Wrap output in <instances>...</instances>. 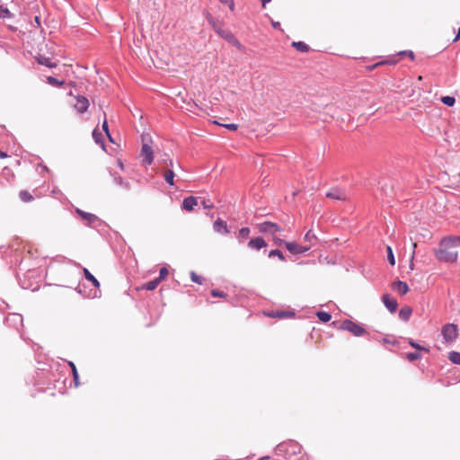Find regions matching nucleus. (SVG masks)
Returning <instances> with one entry per match:
<instances>
[{
  "mask_svg": "<svg viewBox=\"0 0 460 460\" xmlns=\"http://www.w3.org/2000/svg\"><path fill=\"white\" fill-rule=\"evenodd\" d=\"M300 450V445L295 441L280 443L275 448L277 455L283 456L287 459H290L291 456L299 454Z\"/></svg>",
  "mask_w": 460,
  "mask_h": 460,
  "instance_id": "1",
  "label": "nucleus"
},
{
  "mask_svg": "<svg viewBox=\"0 0 460 460\" xmlns=\"http://www.w3.org/2000/svg\"><path fill=\"white\" fill-rule=\"evenodd\" d=\"M209 23L212 25L213 29L220 37L227 40L229 43L233 44L236 48L242 49L240 41L234 36V34L231 31L224 30L222 26L217 23L212 18L209 19Z\"/></svg>",
  "mask_w": 460,
  "mask_h": 460,
  "instance_id": "2",
  "label": "nucleus"
},
{
  "mask_svg": "<svg viewBox=\"0 0 460 460\" xmlns=\"http://www.w3.org/2000/svg\"><path fill=\"white\" fill-rule=\"evenodd\" d=\"M435 256L439 261L455 262L457 260V252L447 251V248L441 247L435 251Z\"/></svg>",
  "mask_w": 460,
  "mask_h": 460,
  "instance_id": "3",
  "label": "nucleus"
},
{
  "mask_svg": "<svg viewBox=\"0 0 460 460\" xmlns=\"http://www.w3.org/2000/svg\"><path fill=\"white\" fill-rule=\"evenodd\" d=\"M341 329L344 331H348L351 332L354 336L360 337L364 335L367 332L366 330L359 324L350 321V320H344L341 323Z\"/></svg>",
  "mask_w": 460,
  "mask_h": 460,
  "instance_id": "4",
  "label": "nucleus"
},
{
  "mask_svg": "<svg viewBox=\"0 0 460 460\" xmlns=\"http://www.w3.org/2000/svg\"><path fill=\"white\" fill-rule=\"evenodd\" d=\"M441 333L446 342H453L458 336L457 326L454 323H447L442 327Z\"/></svg>",
  "mask_w": 460,
  "mask_h": 460,
  "instance_id": "5",
  "label": "nucleus"
},
{
  "mask_svg": "<svg viewBox=\"0 0 460 460\" xmlns=\"http://www.w3.org/2000/svg\"><path fill=\"white\" fill-rule=\"evenodd\" d=\"M143 145L141 148V157H142V163L146 165H150L154 159V152L147 141H146L145 137L142 139Z\"/></svg>",
  "mask_w": 460,
  "mask_h": 460,
  "instance_id": "6",
  "label": "nucleus"
},
{
  "mask_svg": "<svg viewBox=\"0 0 460 460\" xmlns=\"http://www.w3.org/2000/svg\"><path fill=\"white\" fill-rule=\"evenodd\" d=\"M75 102L74 103L75 110L80 114L86 112L89 108V105H90L89 100L86 97L80 95V94L75 95Z\"/></svg>",
  "mask_w": 460,
  "mask_h": 460,
  "instance_id": "7",
  "label": "nucleus"
},
{
  "mask_svg": "<svg viewBox=\"0 0 460 460\" xmlns=\"http://www.w3.org/2000/svg\"><path fill=\"white\" fill-rule=\"evenodd\" d=\"M439 245L445 248L459 247L460 236L459 235H447L441 239Z\"/></svg>",
  "mask_w": 460,
  "mask_h": 460,
  "instance_id": "8",
  "label": "nucleus"
},
{
  "mask_svg": "<svg viewBox=\"0 0 460 460\" xmlns=\"http://www.w3.org/2000/svg\"><path fill=\"white\" fill-rule=\"evenodd\" d=\"M382 302L387 310L391 313H395L397 310L398 303L397 301L391 296L389 294H384L382 296Z\"/></svg>",
  "mask_w": 460,
  "mask_h": 460,
  "instance_id": "9",
  "label": "nucleus"
},
{
  "mask_svg": "<svg viewBox=\"0 0 460 460\" xmlns=\"http://www.w3.org/2000/svg\"><path fill=\"white\" fill-rule=\"evenodd\" d=\"M211 197L207 192H200L196 195L194 194H188L185 197H183L182 201H207L210 200Z\"/></svg>",
  "mask_w": 460,
  "mask_h": 460,
  "instance_id": "10",
  "label": "nucleus"
},
{
  "mask_svg": "<svg viewBox=\"0 0 460 460\" xmlns=\"http://www.w3.org/2000/svg\"><path fill=\"white\" fill-rule=\"evenodd\" d=\"M392 289L398 294L403 296L409 291V286L406 282L396 280L392 284Z\"/></svg>",
  "mask_w": 460,
  "mask_h": 460,
  "instance_id": "11",
  "label": "nucleus"
},
{
  "mask_svg": "<svg viewBox=\"0 0 460 460\" xmlns=\"http://www.w3.org/2000/svg\"><path fill=\"white\" fill-rule=\"evenodd\" d=\"M279 226L272 222H263L260 225V231L263 233H271L274 234L278 231H279Z\"/></svg>",
  "mask_w": 460,
  "mask_h": 460,
  "instance_id": "12",
  "label": "nucleus"
},
{
  "mask_svg": "<svg viewBox=\"0 0 460 460\" xmlns=\"http://www.w3.org/2000/svg\"><path fill=\"white\" fill-rule=\"evenodd\" d=\"M267 245L262 237H256L251 239L248 243V247L253 250H260Z\"/></svg>",
  "mask_w": 460,
  "mask_h": 460,
  "instance_id": "13",
  "label": "nucleus"
},
{
  "mask_svg": "<svg viewBox=\"0 0 460 460\" xmlns=\"http://www.w3.org/2000/svg\"><path fill=\"white\" fill-rule=\"evenodd\" d=\"M326 198L332 199H339V200H345L347 199V196L344 191L333 189L331 191L326 193Z\"/></svg>",
  "mask_w": 460,
  "mask_h": 460,
  "instance_id": "14",
  "label": "nucleus"
},
{
  "mask_svg": "<svg viewBox=\"0 0 460 460\" xmlns=\"http://www.w3.org/2000/svg\"><path fill=\"white\" fill-rule=\"evenodd\" d=\"M36 60L37 62L40 64V65H42V66H48L49 68H53V67H56L57 66V63L55 62H52L51 59L49 58H47L43 55H38L36 57Z\"/></svg>",
  "mask_w": 460,
  "mask_h": 460,
  "instance_id": "15",
  "label": "nucleus"
},
{
  "mask_svg": "<svg viewBox=\"0 0 460 460\" xmlns=\"http://www.w3.org/2000/svg\"><path fill=\"white\" fill-rule=\"evenodd\" d=\"M267 314L272 318L283 319V318H288V317L293 316L295 314L293 312L276 310V311H272Z\"/></svg>",
  "mask_w": 460,
  "mask_h": 460,
  "instance_id": "16",
  "label": "nucleus"
},
{
  "mask_svg": "<svg viewBox=\"0 0 460 460\" xmlns=\"http://www.w3.org/2000/svg\"><path fill=\"white\" fill-rule=\"evenodd\" d=\"M214 230L220 234H227L228 233L226 223L220 218H218L215 221Z\"/></svg>",
  "mask_w": 460,
  "mask_h": 460,
  "instance_id": "17",
  "label": "nucleus"
},
{
  "mask_svg": "<svg viewBox=\"0 0 460 460\" xmlns=\"http://www.w3.org/2000/svg\"><path fill=\"white\" fill-rule=\"evenodd\" d=\"M412 314V309L410 306H403L399 311V317L402 321L407 322Z\"/></svg>",
  "mask_w": 460,
  "mask_h": 460,
  "instance_id": "18",
  "label": "nucleus"
},
{
  "mask_svg": "<svg viewBox=\"0 0 460 460\" xmlns=\"http://www.w3.org/2000/svg\"><path fill=\"white\" fill-rule=\"evenodd\" d=\"M76 212L82 217L83 219L89 222V224H93L94 221L97 220V217L93 214L84 212L80 209H76Z\"/></svg>",
  "mask_w": 460,
  "mask_h": 460,
  "instance_id": "19",
  "label": "nucleus"
},
{
  "mask_svg": "<svg viewBox=\"0 0 460 460\" xmlns=\"http://www.w3.org/2000/svg\"><path fill=\"white\" fill-rule=\"evenodd\" d=\"M286 248L293 254H300V244L290 242V243H285Z\"/></svg>",
  "mask_w": 460,
  "mask_h": 460,
  "instance_id": "20",
  "label": "nucleus"
},
{
  "mask_svg": "<svg viewBox=\"0 0 460 460\" xmlns=\"http://www.w3.org/2000/svg\"><path fill=\"white\" fill-rule=\"evenodd\" d=\"M84 275L95 288H99L100 282L86 268L84 269Z\"/></svg>",
  "mask_w": 460,
  "mask_h": 460,
  "instance_id": "21",
  "label": "nucleus"
},
{
  "mask_svg": "<svg viewBox=\"0 0 460 460\" xmlns=\"http://www.w3.org/2000/svg\"><path fill=\"white\" fill-rule=\"evenodd\" d=\"M292 46L300 52H308L309 46L303 41H293Z\"/></svg>",
  "mask_w": 460,
  "mask_h": 460,
  "instance_id": "22",
  "label": "nucleus"
},
{
  "mask_svg": "<svg viewBox=\"0 0 460 460\" xmlns=\"http://www.w3.org/2000/svg\"><path fill=\"white\" fill-rule=\"evenodd\" d=\"M251 230L249 227H243L239 230L237 238L240 243L243 242L249 237Z\"/></svg>",
  "mask_w": 460,
  "mask_h": 460,
  "instance_id": "23",
  "label": "nucleus"
},
{
  "mask_svg": "<svg viewBox=\"0 0 460 460\" xmlns=\"http://www.w3.org/2000/svg\"><path fill=\"white\" fill-rule=\"evenodd\" d=\"M448 359L454 364L460 365V352L450 351L448 353Z\"/></svg>",
  "mask_w": 460,
  "mask_h": 460,
  "instance_id": "24",
  "label": "nucleus"
},
{
  "mask_svg": "<svg viewBox=\"0 0 460 460\" xmlns=\"http://www.w3.org/2000/svg\"><path fill=\"white\" fill-rule=\"evenodd\" d=\"M46 81L49 84L57 86V87H61L65 84L64 81H59L58 79H57L56 77H53V76H48L46 78Z\"/></svg>",
  "mask_w": 460,
  "mask_h": 460,
  "instance_id": "25",
  "label": "nucleus"
},
{
  "mask_svg": "<svg viewBox=\"0 0 460 460\" xmlns=\"http://www.w3.org/2000/svg\"><path fill=\"white\" fill-rule=\"evenodd\" d=\"M159 283H160V281L157 279H155L153 280L146 282L143 286V288L146 289V290H155L157 288V286L159 285Z\"/></svg>",
  "mask_w": 460,
  "mask_h": 460,
  "instance_id": "26",
  "label": "nucleus"
},
{
  "mask_svg": "<svg viewBox=\"0 0 460 460\" xmlns=\"http://www.w3.org/2000/svg\"><path fill=\"white\" fill-rule=\"evenodd\" d=\"M316 316L323 323H327L331 320L332 315L328 312L319 311L316 313Z\"/></svg>",
  "mask_w": 460,
  "mask_h": 460,
  "instance_id": "27",
  "label": "nucleus"
},
{
  "mask_svg": "<svg viewBox=\"0 0 460 460\" xmlns=\"http://www.w3.org/2000/svg\"><path fill=\"white\" fill-rule=\"evenodd\" d=\"M164 180L166 182H168L170 185H172L173 184V177H174V173L172 170H167L165 172H164Z\"/></svg>",
  "mask_w": 460,
  "mask_h": 460,
  "instance_id": "28",
  "label": "nucleus"
},
{
  "mask_svg": "<svg viewBox=\"0 0 460 460\" xmlns=\"http://www.w3.org/2000/svg\"><path fill=\"white\" fill-rule=\"evenodd\" d=\"M93 137L97 144H102L103 146L102 135L101 132L98 131V129L95 128L93 131Z\"/></svg>",
  "mask_w": 460,
  "mask_h": 460,
  "instance_id": "29",
  "label": "nucleus"
},
{
  "mask_svg": "<svg viewBox=\"0 0 460 460\" xmlns=\"http://www.w3.org/2000/svg\"><path fill=\"white\" fill-rule=\"evenodd\" d=\"M387 260L389 263L394 266L395 264V259L391 246H387Z\"/></svg>",
  "mask_w": 460,
  "mask_h": 460,
  "instance_id": "30",
  "label": "nucleus"
},
{
  "mask_svg": "<svg viewBox=\"0 0 460 460\" xmlns=\"http://www.w3.org/2000/svg\"><path fill=\"white\" fill-rule=\"evenodd\" d=\"M199 203H182L181 209L187 212H191L194 210V208L197 207Z\"/></svg>",
  "mask_w": 460,
  "mask_h": 460,
  "instance_id": "31",
  "label": "nucleus"
},
{
  "mask_svg": "<svg viewBox=\"0 0 460 460\" xmlns=\"http://www.w3.org/2000/svg\"><path fill=\"white\" fill-rule=\"evenodd\" d=\"M275 256H277L281 261H285V257H284L283 253L278 249L271 250L269 252V257H275Z\"/></svg>",
  "mask_w": 460,
  "mask_h": 460,
  "instance_id": "32",
  "label": "nucleus"
},
{
  "mask_svg": "<svg viewBox=\"0 0 460 460\" xmlns=\"http://www.w3.org/2000/svg\"><path fill=\"white\" fill-rule=\"evenodd\" d=\"M441 102L447 106H453L456 102V99L452 96H444L441 98Z\"/></svg>",
  "mask_w": 460,
  "mask_h": 460,
  "instance_id": "33",
  "label": "nucleus"
},
{
  "mask_svg": "<svg viewBox=\"0 0 460 460\" xmlns=\"http://www.w3.org/2000/svg\"><path fill=\"white\" fill-rule=\"evenodd\" d=\"M69 366L71 367V369H72L74 381H75V385H77L79 376H78V372L75 367V365L73 362H69Z\"/></svg>",
  "mask_w": 460,
  "mask_h": 460,
  "instance_id": "34",
  "label": "nucleus"
},
{
  "mask_svg": "<svg viewBox=\"0 0 460 460\" xmlns=\"http://www.w3.org/2000/svg\"><path fill=\"white\" fill-rule=\"evenodd\" d=\"M420 357L421 356H420V352H418V351L410 352L406 356L407 359L410 360V361L417 360V359L420 358Z\"/></svg>",
  "mask_w": 460,
  "mask_h": 460,
  "instance_id": "35",
  "label": "nucleus"
},
{
  "mask_svg": "<svg viewBox=\"0 0 460 460\" xmlns=\"http://www.w3.org/2000/svg\"><path fill=\"white\" fill-rule=\"evenodd\" d=\"M168 270L165 267H163L160 269L159 277L156 279L161 282V280L164 279L168 276Z\"/></svg>",
  "mask_w": 460,
  "mask_h": 460,
  "instance_id": "36",
  "label": "nucleus"
},
{
  "mask_svg": "<svg viewBox=\"0 0 460 460\" xmlns=\"http://www.w3.org/2000/svg\"><path fill=\"white\" fill-rule=\"evenodd\" d=\"M215 124L217 125H220V126H223L225 127L226 128L229 129V130H232V131H234L238 128V125L237 124H234V123H230V124H220L218 123L217 121H214Z\"/></svg>",
  "mask_w": 460,
  "mask_h": 460,
  "instance_id": "37",
  "label": "nucleus"
},
{
  "mask_svg": "<svg viewBox=\"0 0 460 460\" xmlns=\"http://www.w3.org/2000/svg\"><path fill=\"white\" fill-rule=\"evenodd\" d=\"M190 279L193 282L201 285L202 284V278L199 275H197L194 271H190Z\"/></svg>",
  "mask_w": 460,
  "mask_h": 460,
  "instance_id": "38",
  "label": "nucleus"
},
{
  "mask_svg": "<svg viewBox=\"0 0 460 460\" xmlns=\"http://www.w3.org/2000/svg\"><path fill=\"white\" fill-rule=\"evenodd\" d=\"M20 198L22 201H29L33 199V197L28 191H21Z\"/></svg>",
  "mask_w": 460,
  "mask_h": 460,
  "instance_id": "39",
  "label": "nucleus"
},
{
  "mask_svg": "<svg viewBox=\"0 0 460 460\" xmlns=\"http://www.w3.org/2000/svg\"><path fill=\"white\" fill-rule=\"evenodd\" d=\"M398 55L400 56H407L409 57L411 60H414V53L411 51V50H403V51H400L398 53Z\"/></svg>",
  "mask_w": 460,
  "mask_h": 460,
  "instance_id": "40",
  "label": "nucleus"
},
{
  "mask_svg": "<svg viewBox=\"0 0 460 460\" xmlns=\"http://www.w3.org/2000/svg\"><path fill=\"white\" fill-rule=\"evenodd\" d=\"M219 2L222 3V4H227L231 11L234 10V0H219Z\"/></svg>",
  "mask_w": 460,
  "mask_h": 460,
  "instance_id": "41",
  "label": "nucleus"
},
{
  "mask_svg": "<svg viewBox=\"0 0 460 460\" xmlns=\"http://www.w3.org/2000/svg\"><path fill=\"white\" fill-rule=\"evenodd\" d=\"M211 295L215 297H225L226 296L224 292L217 290V289H213L211 291Z\"/></svg>",
  "mask_w": 460,
  "mask_h": 460,
  "instance_id": "42",
  "label": "nucleus"
},
{
  "mask_svg": "<svg viewBox=\"0 0 460 460\" xmlns=\"http://www.w3.org/2000/svg\"><path fill=\"white\" fill-rule=\"evenodd\" d=\"M316 236L312 231H308L305 235V240L307 242H311L313 239H315Z\"/></svg>",
  "mask_w": 460,
  "mask_h": 460,
  "instance_id": "43",
  "label": "nucleus"
},
{
  "mask_svg": "<svg viewBox=\"0 0 460 460\" xmlns=\"http://www.w3.org/2000/svg\"><path fill=\"white\" fill-rule=\"evenodd\" d=\"M102 129L105 131L107 137L111 139V135H110V131H109V128H108V122H107V119H105L102 122Z\"/></svg>",
  "mask_w": 460,
  "mask_h": 460,
  "instance_id": "44",
  "label": "nucleus"
},
{
  "mask_svg": "<svg viewBox=\"0 0 460 460\" xmlns=\"http://www.w3.org/2000/svg\"><path fill=\"white\" fill-rule=\"evenodd\" d=\"M410 345H411V347H413V348H415V349H419V350L423 349V350L429 351V349H425V348L421 347L420 345H419L418 343H416V342H415V341H410Z\"/></svg>",
  "mask_w": 460,
  "mask_h": 460,
  "instance_id": "45",
  "label": "nucleus"
},
{
  "mask_svg": "<svg viewBox=\"0 0 460 460\" xmlns=\"http://www.w3.org/2000/svg\"><path fill=\"white\" fill-rule=\"evenodd\" d=\"M413 246V252H412V254H411V264H410V269L411 270H413V258H414V255H415V249L417 247V243H413L412 244Z\"/></svg>",
  "mask_w": 460,
  "mask_h": 460,
  "instance_id": "46",
  "label": "nucleus"
},
{
  "mask_svg": "<svg viewBox=\"0 0 460 460\" xmlns=\"http://www.w3.org/2000/svg\"><path fill=\"white\" fill-rule=\"evenodd\" d=\"M8 14H9L8 9L0 7V17H5Z\"/></svg>",
  "mask_w": 460,
  "mask_h": 460,
  "instance_id": "47",
  "label": "nucleus"
},
{
  "mask_svg": "<svg viewBox=\"0 0 460 460\" xmlns=\"http://www.w3.org/2000/svg\"><path fill=\"white\" fill-rule=\"evenodd\" d=\"M309 250H310V246H302V245H300V254L301 253H305V252H306Z\"/></svg>",
  "mask_w": 460,
  "mask_h": 460,
  "instance_id": "48",
  "label": "nucleus"
},
{
  "mask_svg": "<svg viewBox=\"0 0 460 460\" xmlns=\"http://www.w3.org/2000/svg\"><path fill=\"white\" fill-rule=\"evenodd\" d=\"M271 24L275 29H280V23L279 22L272 21Z\"/></svg>",
  "mask_w": 460,
  "mask_h": 460,
  "instance_id": "49",
  "label": "nucleus"
},
{
  "mask_svg": "<svg viewBox=\"0 0 460 460\" xmlns=\"http://www.w3.org/2000/svg\"><path fill=\"white\" fill-rule=\"evenodd\" d=\"M460 39V28L458 29V31H457V34L456 36V38L454 39V41H457L458 40Z\"/></svg>",
  "mask_w": 460,
  "mask_h": 460,
  "instance_id": "50",
  "label": "nucleus"
},
{
  "mask_svg": "<svg viewBox=\"0 0 460 460\" xmlns=\"http://www.w3.org/2000/svg\"><path fill=\"white\" fill-rule=\"evenodd\" d=\"M271 0H261L262 7H265L268 3H270Z\"/></svg>",
  "mask_w": 460,
  "mask_h": 460,
  "instance_id": "51",
  "label": "nucleus"
},
{
  "mask_svg": "<svg viewBox=\"0 0 460 460\" xmlns=\"http://www.w3.org/2000/svg\"><path fill=\"white\" fill-rule=\"evenodd\" d=\"M382 64H384V63L383 62L376 63V64L373 65L372 66H370L369 69H373L375 67H377L378 66H380Z\"/></svg>",
  "mask_w": 460,
  "mask_h": 460,
  "instance_id": "52",
  "label": "nucleus"
},
{
  "mask_svg": "<svg viewBox=\"0 0 460 460\" xmlns=\"http://www.w3.org/2000/svg\"><path fill=\"white\" fill-rule=\"evenodd\" d=\"M204 205L203 208L204 209H208V208H212V205H207V203H202Z\"/></svg>",
  "mask_w": 460,
  "mask_h": 460,
  "instance_id": "53",
  "label": "nucleus"
},
{
  "mask_svg": "<svg viewBox=\"0 0 460 460\" xmlns=\"http://www.w3.org/2000/svg\"><path fill=\"white\" fill-rule=\"evenodd\" d=\"M7 155L0 150V158H5Z\"/></svg>",
  "mask_w": 460,
  "mask_h": 460,
  "instance_id": "54",
  "label": "nucleus"
},
{
  "mask_svg": "<svg viewBox=\"0 0 460 460\" xmlns=\"http://www.w3.org/2000/svg\"><path fill=\"white\" fill-rule=\"evenodd\" d=\"M35 22L40 25V17L39 16H36L35 17Z\"/></svg>",
  "mask_w": 460,
  "mask_h": 460,
  "instance_id": "55",
  "label": "nucleus"
},
{
  "mask_svg": "<svg viewBox=\"0 0 460 460\" xmlns=\"http://www.w3.org/2000/svg\"><path fill=\"white\" fill-rule=\"evenodd\" d=\"M266 459H269V456H262V457L259 458L258 460H266Z\"/></svg>",
  "mask_w": 460,
  "mask_h": 460,
  "instance_id": "56",
  "label": "nucleus"
},
{
  "mask_svg": "<svg viewBox=\"0 0 460 460\" xmlns=\"http://www.w3.org/2000/svg\"><path fill=\"white\" fill-rule=\"evenodd\" d=\"M68 84H69L70 86H75V84L74 82H70Z\"/></svg>",
  "mask_w": 460,
  "mask_h": 460,
  "instance_id": "57",
  "label": "nucleus"
},
{
  "mask_svg": "<svg viewBox=\"0 0 460 460\" xmlns=\"http://www.w3.org/2000/svg\"><path fill=\"white\" fill-rule=\"evenodd\" d=\"M69 96H74L73 93L72 92H69L68 93Z\"/></svg>",
  "mask_w": 460,
  "mask_h": 460,
  "instance_id": "58",
  "label": "nucleus"
},
{
  "mask_svg": "<svg viewBox=\"0 0 460 460\" xmlns=\"http://www.w3.org/2000/svg\"><path fill=\"white\" fill-rule=\"evenodd\" d=\"M418 80H422V76H421V75H420V76L418 77Z\"/></svg>",
  "mask_w": 460,
  "mask_h": 460,
  "instance_id": "59",
  "label": "nucleus"
},
{
  "mask_svg": "<svg viewBox=\"0 0 460 460\" xmlns=\"http://www.w3.org/2000/svg\"><path fill=\"white\" fill-rule=\"evenodd\" d=\"M119 166L122 168V166H123L122 163L119 162Z\"/></svg>",
  "mask_w": 460,
  "mask_h": 460,
  "instance_id": "60",
  "label": "nucleus"
},
{
  "mask_svg": "<svg viewBox=\"0 0 460 460\" xmlns=\"http://www.w3.org/2000/svg\"><path fill=\"white\" fill-rule=\"evenodd\" d=\"M458 181L460 182V172L458 174Z\"/></svg>",
  "mask_w": 460,
  "mask_h": 460,
  "instance_id": "61",
  "label": "nucleus"
}]
</instances>
